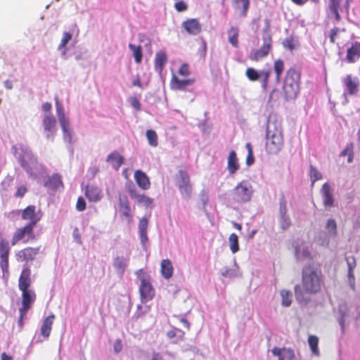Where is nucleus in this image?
Returning a JSON list of instances; mask_svg holds the SVG:
<instances>
[{
	"instance_id": "1",
	"label": "nucleus",
	"mask_w": 360,
	"mask_h": 360,
	"mask_svg": "<svg viewBox=\"0 0 360 360\" xmlns=\"http://www.w3.org/2000/svg\"><path fill=\"white\" fill-rule=\"evenodd\" d=\"M323 285V276L320 268L314 263L304 265L302 270V286H295L296 300L300 304H307L309 301L307 295L318 293Z\"/></svg>"
},
{
	"instance_id": "2",
	"label": "nucleus",
	"mask_w": 360,
	"mask_h": 360,
	"mask_svg": "<svg viewBox=\"0 0 360 360\" xmlns=\"http://www.w3.org/2000/svg\"><path fill=\"white\" fill-rule=\"evenodd\" d=\"M15 158L20 166L25 170L28 176L33 179H37L43 173V167L37 161L29 146L18 144L13 146Z\"/></svg>"
},
{
	"instance_id": "3",
	"label": "nucleus",
	"mask_w": 360,
	"mask_h": 360,
	"mask_svg": "<svg viewBox=\"0 0 360 360\" xmlns=\"http://www.w3.org/2000/svg\"><path fill=\"white\" fill-rule=\"evenodd\" d=\"M283 129L281 122L269 118L266 129V150L269 154L276 155L283 147Z\"/></svg>"
},
{
	"instance_id": "4",
	"label": "nucleus",
	"mask_w": 360,
	"mask_h": 360,
	"mask_svg": "<svg viewBox=\"0 0 360 360\" xmlns=\"http://www.w3.org/2000/svg\"><path fill=\"white\" fill-rule=\"evenodd\" d=\"M300 72L294 68L288 69L283 82V94L285 101L297 98L300 90Z\"/></svg>"
},
{
	"instance_id": "5",
	"label": "nucleus",
	"mask_w": 360,
	"mask_h": 360,
	"mask_svg": "<svg viewBox=\"0 0 360 360\" xmlns=\"http://www.w3.org/2000/svg\"><path fill=\"white\" fill-rule=\"evenodd\" d=\"M255 190L248 180L239 182L231 191L232 200L235 203L243 205L251 201Z\"/></svg>"
},
{
	"instance_id": "6",
	"label": "nucleus",
	"mask_w": 360,
	"mask_h": 360,
	"mask_svg": "<svg viewBox=\"0 0 360 360\" xmlns=\"http://www.w3.org/2000/svg\"><path fill=\"white\" fill-rule=\"evenodd\" d=\"M56 107L58 122L63 131V140L65 143H69L68 149L70 153L72 155L74 153L73 147L71 146L72 139V131L70 127L69 119L65 116V110L63 105L57 100L56 101Z\"/></svg>"
},
{
	"instance_id": "7",
	"label": "nucleus",
	"mask_w": 360,
	"mask_h": 360,
	"mask_svg": "<svg viewBox=\"0 0 360 360\" xmlns=\"http://www.w3.org/2000/svg\"><path fill=\"white\" fill-rule=\"evenodd\" d=\"M175 184L184 199L189 200L191 198L193 188L189 175L186 171L179 170L175 176Z\"/></svg>"
},
{
	"instance_id": "8",
	"label": "nucleus",
	"mask_w": 360,
	"mask_h": 360,
	"mask_svg": "<svg viewBox=\"0 0 360 360\" xmlns=\"http://www.w3.org/2000/svg\"><path fill=\"white\" fill-rule=\"evenodd\" d=\"M271 69L257 70L253 68H248L246 70L245 75L252 82L259 81L264 91L267 90L269 79L271 75Z\"/></svg>"
},
{
	"instance_id": "9",
	"label": "nucleus",
	"mask_w": 360,
	"mask_h": 360,
	"mask_svg": "<svg viewBox=\"0 0 360 360\" xmlns=\"http://www.w3.org/2000/svg\"><path fill=\"white\" fill-rule=\"evenodd\" d=\"M139 292L142 303H146L153 300L155 296V290L153 288L150 278L147 275H143L140 278Z\"/></svg>"
},
{
	"instance_id": "10",
	"label": "nucleus",
	"mask_w": 360,
	"mask_h": 360,
	"mask_svg": "<svg viewBox=\"0 0 360 360\" xmlns=\"http://www.w3.org/2000/svg\"><path fill=\"white\" fill-rule=\"evenodd\" d=\"M278 222L282 231H286L292 225L290 215L288 214L287 201L284 196L279 199V210L278 214Z\"/></svg>"
},
{
	"instance_id": "11",
	"label": "nucleus",
	"mask_w": 360,
	"mask_h": 360,
	"mask_svg": "<svg viewBox=\"0 0 360 360\" xmlns=\"http://www.w3.org/2000/svg\"><path fill=\"white\" fill-rule=\"evenodd\" d=\"M22 291V307L19 309L20 319L19 323L21 324L23 316L30 309L36 299V294L32 290H23Z\"/></svg>"
},
{
	"instance_id": "12",
	"label": "nucleus",
	"mask_w": 360,
	"mask_h": 360,
	"mask_svg": "<svg viewBox=\"0 0 360 360\" xmlns=\"http://www.w3.org/2000/svg\"><path fill=\"white\" fill-rule=\"evenodd\" d=\"M194 79H180L176 75H173L171 80V88L174 90H179L183 92H189L192 94L191 98V102L194 100V96L193 94V84Z\"/></svg>"
},
{
	"instance_id": "13",
	"label": "nucleus",
	"mask_w": 360,
	"mask_h": 360,
	"mask_svg": "<svg viewBox=\"0 0 360 360\" xmlns=\"http://www.w3.org/2000/svg\"><path fill=\"white\" fill-rule=\"evenodd\" d=\"M42 125L45 131L46 138L53 141L56 132V120L51 112L45 114L42 121Z\"/></svg>"
},
{
	"instance_id": "14",
	"label": "nucleus",
	"mask_w": 360,
	"mask_h": 360,
	"mask_svg": "<svg viewBox=\"0 0 360 360\" xmlns=\"http://www.w3.org/2000/svg\"><path fill=\"white\" fill-rule=\"evenodd\" d=\"M262 41V46L254 54V58L257 60L266 57L271 48L272 39L268 31H264Z\"/></svg>"
},
{
	"instance_id": "15",
	"label": "nucleus",
	"mask_w": 360,
	"mask_h": 360,
	"mask_svg": "<svg viewBox=\"0 0 360 360\" xmlns=\"http://www.w3.org/2000/svg\"><path fill=\"white\" fill-rule=\"evenodd\" d=\"M41 218V212L39 210L36 212V207L34 205H29L22 210V219L30 220L27 225L34 227Z\"/></svg>"
},
{
	"instance_id": "16",
	"label": "nucleus",
	"mask_w": 360,
	"mask_h": 360,
	"mask_svg": "<svg viewBox=\"0 0 360 360\" xmlns=\"http://www.w3.org/2000/svg\"><path fill=\"white\" fill-rule=\"evenodd\" d=\"M342 82L345 87L344 94L355 95L359 91V79L357 77L348 75L342 79Z\"/></svg>"
},
{
	"instance_id": "17",
	"label": "nucleus",
	"mask_w": 360,
	"mask_h": 360,
	"mask_svg": "<svg viewBox=\"0 0 360 360\" xmlns=\"http://www.w3.org/2000/svg\"><path fill=\"white\" fill-rule=\"evenodd\" d=\"M39 249H40L39 248H25V249L19 251L16 254V259L18 261H20V262L25 261L27 262L29 261H32L35 259L36 256L39 254Z\"/></svg>"
},
{
	"instance_id": "18",
	"label": "nucleus",
	"mask_w": 360,
	"mask_h": 360,
	"mask_svg": "<svg viewBox=\"0 0 360 360\" xmlns=\"http://www.w3.org/2000/svg\"><path fill=\"white\" fill-rule=\"evenodd\" d=\"M182 27L190 34L197 35L201 31V25L197 19L191 18L184 21Z\"/></svg>"
},
{
	"instance_id": "19",
	"label": "nucleus",
	"mask_w": 360,
	"mask_h": 360,
	"mask_svg": "<svg viewBox=\"0 0 360 360\" xmlns=\"http://www.w3.org/2000/svg\"><path fill=\"white\" fill-rule=\"evenodd\" d=\"M349 310L346 303L342 302L339 304L338 307V323L342 331L345 330V323L349 319Z\"/></svg>"
},
{
	"instance_id": "20",
	"label": "nucleus",
	"mask_w": 360,
	"mask_h": 360,
	"mask_svg": "<svg viewBox=\"0 0 360 360\" xmlns=\"http://www.w3.org/2000/svg\"><path fill=\"white\" fill-rule=\"evenodd\" d=\"M130 196L132 199L136 200L139 204H142L146 207H153V200L143 194L139 193L136 190H130Z\"/></svg>"
},
{
	"instance_id": "21",
	"label": "nucleus",
	"mask_w": 360,
	"mask_h": 360,
	"mask_svg": "<svg viewBox=\"0 0 360 360\" xmlns=\"http://www.w3.org/2000/svg\"><path fill=\"white\" fill-rule=\"evenodd\" d=\"M321 192L323 196V204L326 207L333 206V195L330 185L325 183L321 188Z\"/></svg>"
},
{
	"instance_id": "22",
	"label": "nucleus",
	"mask_w": 360,
	"mask_h": 360,
	"mask_svg": "<svg viewBox=\"0 0 360 360\" xmlns=\"http://www.w3.org/2000/svg\"><path fill=\"white\" fill-rule=\"evenodd\" d=\"M134 179L138 186L143 190L150 188V181L148 176L141 170H136L134 173Z\"/></svg>"
},
{
	"instance_id": "23",
	"label": "nucleus",
	"mask_w": 360,
	"mask_h": 360,
	"mask_svg": "<svg viewBox=\"0 0 360 360\" xmlns=\"http://www.w3.org/2000/svg\"><path fill=\"white\" fill-rule=\"evenodd\" d=\"M129 261V257L119 256L115 259L113 266L120 276H122L124 274L125 269L128 266Z\"/></svg>"
},
{
	"instance_id": "24",
	"label": "nucleus",
	"mask_w": 360,
	"mask_h": 360,
	"mask_svg": "<svg viewBox=\"0 0 360 360\" xmlns=\"http://www.w3.org/2000/svg\"><path fill=\"white\" fill-rule=\"evenodd\" d=\"M33 228L30 225H25L23 228L19 229L15 232V235L12 238L11 243L13 245H15L16 243L20 240H22L25 235L32 236L33 234Z\"/></svg>"
},
{
	"instance_id": "25",
	"label": "nucleus",
	"mask_w": 360,
	"mask_h": 360,
	"mask_svg": "<svg viewBox=\"0 0 360 360\" xmlns=\"http://www.w3.org/2000/svg\"><path fill=\"white\" fill-rule=\"evenodd\" d=\"M360 57V42H355L347 49V60L348 63H354Z\"/></svg>"
},
{
	"instance_id": "26",
	"label": "nucleus",
	"mask_w": 360,
	"mask_h": 360,
	"mask_svg": "<svg viewBox=\"0 0 360 360\" xmlns=\"http://www.w3.org/2000/svg\"><path fill=\"white\" fill-rule=\"evenodd\" d=\"M124 158L117 152L115 151L108 155L106 161L110 162L112 168L118 170L121 165L124 163Z\"/></svg>"
},
{
	"instance_id": "27",
	"label": "nucleus",
	"mask_w": 360,
	"mask_h": 360,
	"mask_svg": "<svg viewBox=\"0 0 360 360\" xmlns=\"http://www.w3.org/2000/svg\"><path fill=\"white\" fill-rule=\"evenodd\" d=\"M85 195L89 200L91 202H96L101 198L100 189L93 185H88L86 186Z\"/></svg>"
},
{
	"instance_id": "28",
	"label": "nucleus",
	"mask_w": 360,
	"mask_h": 360,
	"mask_svg": "<svg viewBox=\"0 0 360 360\" xmlns=\"http://www.w3.org/2000/svg\"><path fill=\"white\" fill-rule=\"evenodd\" d=\"M227 169L231 174H233L239 169V164L236 153L231 150L228 157Z\"/></svg>"
},
{
	"instance_id": "29",
	"label": "nucleus",
	"mask_w": 360,
	"mask_h": 360,
	"mask_svg": "<svg viewBox=\"0 0 360 360\" xmlns=\"http://www.w3.org/2000/svg\"><path fill=\"white\" fill-rule=\"evenodd\" d=\"M148 226V220L146 217L140 219L139 223V233L141 242L144 245L148 241L147 229Z\"/></svg>"
},
{
	"instance_id": "30",
	"label": "nucleus",
	"mask_w": 360,
	"mask_h": 360,
	"mask_svg": "<svg viewBox=\"0 0 360 360\" xmlns=\"http://www.w3.org/2000/svg\"><path fill=\"white\" fill-rule=\"evenodd\" d=\"M54 317L55 316L53 314H51L43 321L42 326L41 327V335L46 338H49L50 335Z\"/></svg>"
},
{
	"instance_id": "31",
	"label": "nucleus",
	"mask_w": 360,
	"mask_h": 360,
	"mask_svg": "<svg viewBox=\"0 0 360 360\" xmlns=\"http://www.w3.org/2000/svg\"><path fill=\"white\" fill-rule=\"evenodd\" d=\"M167 55L163 51L156 53L155 57V71L160 73L162 71L165 64L167 63Z\"/></svg>"
},
{
	"instance_id": "32",
	"label": "nucleus",
	"mask_w": 360,
	"mask_h": 360,
	"mask_svg": "<svg viewBox=\"0 0 360 360\" xmlns=\"http://www.w3.org/2000/svg\"><path fill=\"white\" fill-rule=\"evenodd\" d=\"M347 264L348 267V281L350 287L354 289V276L353 270L356 266V260L353 257H347L346 258Z\"/></svg>"
},
{
	"instance_id": "33",
	"label": "nucleus",
	"mask_w": 360,
	"mask_h": 360,
	"mask_svg": "<svg viewBox=\"0 0 360 360\" xmlns=\"http://www.w3.org/2000/svg\"><path fill=\"white\" fill-rule=\"evenodd\" d=\"M173 270V266L169 259H163L161 262V274L165 279H169L172 276Z\"/></svg>"
},
{
	"instance_id": "34",
	"label": "nucleus",
	"mask_w": 360,
	"mask_h": 360,
	"mask_svg": "<svg viewBox=\"0 0 360 360\" xmlns=\"http://www.w3.org/2000/svg\"><path fill=\"white\" fill-rule=\"evenodd\" d=\"M119 206L120 212H121L122 215L127 218L129 220H131L132 217L131 214V208L128 199L126 197L120 198Z\"/></svg>"
},
{
	"instance_id": "35",
	"label": "nucleus",
	"mask_w": 360,
	"mask_h": 360,
	"mask_svg": "<svg viewBox=\"0 0 360 360\" xmlns=\"http://www.w3.org/2000/svg\"><path fill=\"white\" fill-rule=\"evenodd\" d=\"M44 186L51 189H57L60 186H63L60 176L58 174H54L49 177L47 181L44 183Z\"/></svg>"
},
{
	"instance_id": "36",
	"label": "nucleus",
	"mask_w": 360,
	"mask_h": 360,
	"mask_svg": "<svg viewBox=\"0 0 360 360\" xmlns=\"http://www.w3.org/2000/svg\"><path fill=\"white\" fill-rule=\"evenodd\" d=\"M220 274L223 277L233 278L238 276V266L236 262H234V265L232 268L224 267L220 270Z\"/></svg>"
},
{
	"instance_id": "37",
	"label": "nucleus",
	"mask_w": 360,
	"mask_h": 360,
	"mask_svg": "<svg viewBox=\"0 0 360 360\" xmlns=\"http://www.w3.org/2000/svg\"><path fill=\"white\" fill-rule=\"evenodd\" d=\"M295 254L298 262H302L310 257V252L307 246L296 247Z\"/></svg>"
},
{
	"instance_id": "38",
	"label": "nucleus",
	"mask_w": 360,
	"mask_h": 360,
	"mask_svg": "<svg viewBox=\"0 0 360 360\" xmlns=\"http://www.w3.org/2000/svg\"><path fill=\"white\" fill-rule=\"evenodd\" d=\"M238 33L239 30L237 27H231L228 30L229 41L233 47H238Z\"/></svg>"
},
{
	"instance_id": "39",
	"label": "nucleus",
	"mask_w": 360,
	"mask_h": 360,
	"mask_svg": "<svg viewBox=\"0 0 360 360\" xmlns=\"http://www.w3.org/2000/svg\"><path fill=\"white\" fill-rule=\"evenodd\" d=\"M284 70V62L278 59L274 63V70L276 73V82L279 83L281 81V77Z\"/></svg>"
},
{
	"instance_id": "40",
	"label": "nucleus",
	"mask_w": 360,
	"mask_h": 360,
	"mask_svg": "<svg viewBox=\"0 0 360 360\" xmlns=\"http://www.w3.org/2000/svg\"><path fill=\"white\" fill-rule=\"evenodd\" d=\"M308 343L312 354L315 356L319 355V338L316 335H310L308 338Z\"/></svg>"
},
{
	"instance_id": "41",
	"label": "nucleus",
	"mask_w": 360,
	"mask_h": 360,
	"mask_svg": "<svg viewBox=\"0 0 360 360\" xmlns=\"http://www.w3.org/2000/svg\"><path fill=\"white\" fill-rule=\"evenodd\" d=\"M353 149H354V143L352 142L349 143H347L345 148L340 153V156L345 157V156L347 155L348 156L347 162L349 163L352 162L353 159H354Z\"/></svg>"
},
{
	"instance_id": "42",
	"label": "nucleus",
	"mask_w": 360,
	"mask_h": 360,
	"mask_svg": "<svg viewBox=\"0 0 360 360\" xmlns=\"http://www.w3.org/2000/svg\"><path fill=\"white\" fill-rule=\"evenodd\" d=\"M129 49L132 51L136 63H140L142 60V50L141 46H136L133 44H129Z\"/></svg>"
},
{
	"instance_id": "43",
	"label": "nucleus",
	"mask_w": 360,
	"mask_h": 360,
	"mask_svg": "<svg viewBox=\"0 0 360 360\" xmlns=\"http://www.w3.org/2000/svg\"><path fill=\"white\" fill-rule=\"evenodd\" d=\"M233 6L236 8L242 6L241 15L245 16L250 6V0H233Z\"/></svg>"
},
{
	"instance_id": "44",
	"label": "nucleus",
	"mask_w": 360,
	"mask_h": 360,
	"mask_svg": "<svg viewBox=\"0 0 360 360\" xmlns=\"http://www.w3.org/2000/svg\"><path fill=\"white\" fill-rule=\"evenodd\" d=\"M326 228L328 237L334 238L337 236V224L333 219L327 221Z\"/></svg>"
},
{
	"instance_id": "45",
	"label": "nucleus",
	"mask_w": 360,
	"mask_h": 360,
	"mask_svg": "<svg viewBox=\"0 0 360 360\" xmlns=\"http://www.w3.org/2000/svg\"><path fill=\"white\" fill-rule=\"evenodd\" d=\"M146 136L148 143L153 147H156L158 144L157 133L153 129H148L146 132Z\"/></svg>"
},
{
	"instance_id": "46",
	"label": "nucleus",
	"mask_w": 360,
	"mask_h": 360,
	"mask_svg": "<svg viewBox=\"0 0 360 360\" xmlns=\"http://www.w3.org/2000/svg\"><path fill=\"white\" fill-rule=\"evenodd\" d=\"M282 298L281 304L283 307H290L292 302V294L289 290H282L280 292Z\"/></svg>"
},
{
	"instance_id": "47",
	"label": "nucleus",
	"mask_w": 360,
	"mask_h": 360,
	"mask_svg": "<svg viewBox=\"0 0 360 360\" xmlns=\"http://www.w3.org/2000/svg\"><path fill=\"white\" fill-rule=\"evenodd\" d=\"M10 251L9 243L7 240H1L0 241V258H8Z\"/></svg>"
},
{
	"instance_id": "48",
	"label": "nucleus",
	"mask_w": 360,
	"mask_h": 360,
	"mask_svg": "<svg viewBox=\"0 0 360 360\" xmlns=\"http://www.w3.org/2000/svg\"><path fill=\"white\" fill-rule=\"evenodd\" d=\"M309 176L312 186L316 181L322 179L321 173L312 165H310L309 166Z\"/></svg>"
},
{
	"instance_id": "49",
	"label": "nucleus",
	"mask_w": 360,
	"mask_h": 360,
	"mask_svg": "<svg viewBox=\"0 0 360 360\" xmlns=\"http://www.w3.org/2000/svg\"><path fill=\"white\" fill-rule=\"evenodd\" d=\"M230 250L233 253H236L239 250L238 238L236 233H231L229 238Z\"/></svg>"
},
{
	"instance_id": "50",
	"label": "nucleus",
	"mask_w": 360,
	"mask_h": 360,
	"mask_svg": "<svg viewBox=\"0 0 360 360\" xmlns=\"http://www.w3.org/2000/svg\"><path fill=\"white\" fill-rule=\"evenodd\" d=\"M200 200L202 205L203 211H206V206L209 202V194L205 189H202L200 193Z\"/></svg>"
},
{
	"instance_id": "51",
	"label": "nucleus",
	"mask_w": 360,
	"mask_h": 360,
	"mask_svg": "<svg viewBox=\"0 0 360 360\" xmlns=\"http://www.w3.org/2000/svg\"><path fill=\"white\" fill-rule=\"evenodd\" d=\"M31 285V279H25L20 277L18 280V288L20 290H28Z\"/></svg>"
},
{
	"instance_id": "52",
	"label": "nucleus",
	"mask_w": 360,
	"mask_h": 360,
	"mask_svg": "<svg viewBox=\"0 0 360 360\" xmlns=\"http://www.w3.org/2000/svg\"><path fill=\"white\" fill-rule=\"evenodd\" d=\"M283 45L285 49L293 50L295 49L294 39L292 37H287L283 41Z\"/></svg>"
},
{
	"instance_id": "53",
	"label": "nucleus",
	"mask_w": 360,
	"mask_h": 360,
	"mask_svg": "<svg viewBox=\"0 0 360 360\" xmlns=\"http://www.w3.org/2000/svg\"><path fill=\"white\" fill-rule=\"evenodd\" d=\"M283 356L287 360H296L294 351L290 348H283Z\"/></svg>"
},
{
	"instance_id": "54",
	"label": "nucleus",
	"mask_w": 360,
	"mask_h": 360,
	"mask_svg": "<svg viewBox=\"0 0 360 360\" xmlns=\"http://www.w3.org/2000/svg\"><path fill=\"white\" fill-rule=\"evenodd\" d=\"M30 276H31V270H30V266L27 264H25L23 266V268H22V270L20 277H22V278H25V279H31Z\"/></svg>"
},
{
	"instance_id": "55",
	"label": "nucleus",
	"mask_w": 360,
	"mask_h": 360,
	"mask_svg": "<svg viewBox=\"0 0 360 360\" xmlns=\"http://www.w3.org/2000/svg\"><path fill=\"white\" fill-rule=\"evenodd\" d=\"M131 105L136 109V111H140L141 109V105L138 98L136 97H130L129 99Z\"/></svg>"
},
{
	"instance_id": "56",
	"label": "nucleus",
	"mask_w": 360,
	"mask_h": 360,
	"mask_svg": "<svg viewBox=\"0 0 360 360\" xmlns=\"http://www.w3.org/2000/svg\"><path fill=\"white\" fill-rule=\"evenodd\" d=\"M76 209L79 212L84 211L86 209V202L82 197H79L77 199V202L76 204Z\"/></svg>"
},
{
	"instance_id": "57",
	"label": "nucleus",
	"mask_w": 360,
	"mask_h": 360,
	"mask_svg": "<svg viewBox=\"0 0 360 360\" xmlns=\"http://www.w3.org/2000/svg\"><path fill=\"white\" fill-rule=\"evenodd\" d=\"M167 354L171 355L169 352H165V354L154 352L150 360H165V356Z\"/></svg>"
},
{
	"instance_id": "58",
	"label": "nucleus",
	"mask_w": 360,
	"mask_h": 360,
	"mask_svg": "<svg viewBox=\"0 0 360 360\" xmlns=\"http://www.w3.org/2000/svg\"><path fill=\"white\" fill-rule=\"evenodd\" d=\"M175 8L179 12L184 11L187 9V5L183 1H178L175 3Z\"/></svg>"
},
{
	"instance_id": "59",
	"label": "nucleus",
	"mask_w": 360,
	"mask_h": 360,
	"mask_svg": "<svg viewBox=\"0 0 360 360\" xmlns=\"http://www.w3.org/2000/svg\"><path fill=\"white\" fill-rule=\"evenodd\" d=\"M122 349V341L120 339H117L113 345V351L115 353L118 354Z\"/></svg>"
},
{
	"instance_id": "60",
	"label": "nucleus",
	"mask_w": 360,
	"mask_h": 360,
	"mask_svg": "<svg viewBox=\"0 0 360 360\" xmlns=\"http://www.w3.org/2000/svg\"><path fill=\"white\" fill-rule=\"evenodd\" d=\"M72 37V33L70 32H64L60 42L67 45L68 43L71 40Z\"/></svg>"
},
{
	"instance_id": "61",
	"label": "nucleus",
	"mask_w": 360,
	"mask_h": 360,
	"mask_svg": "<svg viewBox=\"0 0 360 360\" xmlns=\"http://www.w3.org/2000/svg\"><path fill=\"white\" fill-rule=\"evenodd\" d=\"M0 267L3 272L7 271L8 268V258L1 259Z\"/></svg>"
},
{
	"instance_id": "62",
	"label": "nucleus",
	"mask_w": 360,
	"mask_h": 360,
	"mask_svg": "<svg viewBox=\"0 0 360 360\" xmlns=\"http://www.w3.org/2000/svg\"><path fill=\"white\" fill-rule=\"evenodd\" d=\"M27 188L24 186L19 187L15 193V196L18 198H22L27 192Z\"/></svg>"
},
{
	"instance_id": "63",
	"label": "nucleus",
	"mask_w": 360,
	"mask_h": 360,
	"mask_svg": "<svg viewBox=\"0 0 360 360\" xmlns=\"http://www.w3.org/2000/svg\"><path fill=\"white\" fill-rule=\"evenodd\" d=\"M179 74L184 76L188 75L189 74L188 66L186 64L182 65L179 70Z\"/></svg>"
},
{
	"instance_id": "64",
	"label": "nucleus",
	"mask_w": 360,
	"mask_h": 360,
	"mask_svg": "<svg viewBox=\"0 0 360 360\" xmlns=\"http://www.w3.org/2000/svg\"><path fill=\"white\" fill-rule=\"evenodd\" d=\"M72 236H73V238H75V240H76V242L78 244H82L81 236H80V234L79 233L78 228H77V227L75 228V229L73 231V233H72Z\"/></svg>"
}]
</instances>
